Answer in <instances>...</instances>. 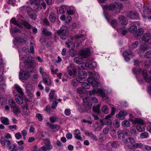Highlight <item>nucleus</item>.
<instances>
[{"mask_svg": "<svg viewBox=\"0 0 151 151\" xmlns=\"http://www.w3.org/2000/svg\"><path fill=\"white\" fill-rule=\"evenodd\" d=\"M9 150L12 149L13 150L17 151L19 149V147H17L15 144L12 145L11 146L9 147Z\"/></svg>", "mask_w": 151, "mask_h": 151, "instance_id": "obj_50", "label": "nucleus"}, {"mask_svg": "<svg viewBox=\"0 0 151 151\" xmlns=\"http://www.w3.org/2000/svg\"><path fill=\"white\" fill-rule=\"evenodd\" d=\"M142 73L145 81L151 84V76H148L146 70L145 69L142 70Z\"/></svg>", "mask_w": 151, "mask_h": 151, "instance_id": "obj_8", "label": "nucleus"}, {"mask_svg": "<svg viewBox=\"0 0 151 151\" xmlns=\"http://www.w3.org/2000/svg\"><path fill=\"white\" fill-rule=\"evenodd\" d=\"M101 110L103 113L107 114L109 113V109L106 106H104L102 107Z\"/></svg>", "mask_w": 151, "mask_h": 151, "instance_id": "obj_43", "label": "nucleus"}, {"mask_svg": "<svg viewBox=\"0 0 151 151\" xmlns=\"http://www.w3.org/2000/svg\"><path fill=\"white\" fill-rule=\"evenodd\" d=\"M118 20L119 22L122 25L127 24L128 23V21L127 19L124 16L120 15L118 18Z\"/></svg>", "mask_w": 151, "mask_h": 151, "instance_id": "obj_13", "label": "nucleus"}, {"mask_svg": "<svg viewBox=\"0 0 151 151\" xmlns=\"http://www.w3.org/2000/svg\"><path fill=\"white\" fill-rule=\"evenodd\" d=\"M138 124L136 126V129L139 132H141L145 131V128L143 126V125L144 124H142L141 123H138Z\"/></svg>", "mask_w": 151, "mask_h": 151, "instance_id": "obj_21", "label": "nucleus"}, {"mask_svg": "<svg viewBox=\"0 0 151 151\" xmlns=\"http://www.w3.org/2000/svg\"><path fill=\"white\" fill-rule=\"evenodd\" d=\"M127 113L126 111H121L116 115V117L119 119L122 120L124 119V116L127 115Z\"/></svg>", "mask_w": 151, "mask_h": 151, "instance_id": "obj_14", "label": "nucleus"}, {"mask_svg": "<svg viewBox=\"0 0 151 151\" xmlns=\"http://www.w3.org/2000/svg\"><path fill=\"white\" fill-rule=\"evenodd\" d=\"M55 91L54 90L51 91L49 95L50 100H56L57 99V96L55 95Z\"/></svg>", "mask_w": 151, "mask_h": 151, "instance_id": "obj_25", "label": "nucleus"}, {"mask_svg": "<svg viewBox=\"0 0 151 151\" xmlns=\"http://www.w3.org/2000/svg\"><path fill=\"white\" fill-rule=\"evenodd\" d=\"M1 122L4 125H8L9 124V120L6 117H1Z\"/></svg>", "mask_w": 151, "mask_h": 151, "instance_id": "obj_35", "label": "nucleus"}, {"mask_svg": "<svg viewBox=\"0 0 151 151\" xmlns=\"http://www.w3.org/2000/svg\"><path fill=\"white\" fill-rule=\"evenodd\" d=\"M105 91L102 89H99L98 90L93 89L92 91H88L89 93V95L91 96L92 95L95 94H97L99 95L100 96L103 98V100L105 102H106L108 101L109 99L106 96V95L105 93Z\"/></svg>", "mask_w": 151, "mask_h": 151, "instance_id": "obj_3", "label": "nucleus"}, {"mask_svg": "<svg viewBox=\"0 0 151 151\" xmlns=\"http://www.w3.org/2000/svg\"><path fill=\"white\" fill-rule=\"evenodd\" d=\"M129 120L132 122L134 124H136L139 123H141L142 124L144 123V121L141 119L135 118L134 120L130 118Z\"/></svg>", "mask_w": 151, "mask_h": 151, "instance_id": "obj_29", "label": "nucleus"}, {"mask_svg": "<svg viewBox=\"0 0 151 151\" xmlns=\"http://www.w3.org/2000/svg\"><path fill=\"white\" fill-rule=\"evenodd\" d=\"M46 133L44 132H39L36 134V137L39 139H42L45 137Z\"/></svg>", "mask_w": 151, "mask_h": 151, "instance_id": "obj_20", "label": "nucleus"}, {"mask_svg": "<svg viewBox=\"0 0 151 151\" xmlns=\"http://www.w3.org/2000/svg\"><path fill=\"white\" fill-rule=\"evenodd\" d=\"M28 72V71H27ZM29 72H27L25 71H20L19 73V77L20 79L25 80L27 79L30 77Z\"/></svg>", "mask_w": 151, "mask_h": 151, "instance_id": "obj_12", "label": "nucleus"}, {"mask_svg": "<svg viewBox=\"0 0 151 151\" xmlns=\"http://www.w3.org/2000/svg\"><path fill=\"white\" fill-rule=\"evenodd\" d=\"M15 88H16L17 91L22 96H23L24 94V93L23 92L22 88L17 84H15L14 86Z\"/></svg>", "mask_w": 151, "mask_h": 151, "instance_id": "obj_38", "label": "nucleus"}, {"mask_svg": "<svg viewBox=\"0 0 151 151\" xmlns=\"http://www.w3.org/2000/svg\"><path fill=\"white\" fill-rule=\"evenodd\" d=\"M33 60L31 57H28L24 59V63L25 64V69L28 72H32L33 70Z\"/></svg>", "mask_w": 151, "mask_h": 151, "instance_id": "obj_4", "label": "nucleus"}, {"mask_svg": "<svg viewBox=\"0 0 151 151\" xmlns=\"http://www.w3.org/2000/svg\"><path fill=\"white\" fill-rule=\"evenodd\" d=\"M83 60V59L80 56L75 57L74 60V62L78 64L81 63Z\"/></svg>", "mask_w": 151, "mask_h": 151, "instance_id": "obj_34", "label": "nucleus"}, {"mask_svg": "<svg viewBox=\"0 0 151 151\" xmlns=\"http://www.w3.org/2000/svg\"><path fill=\"white\" fill-rule=\"evenodd\" d=\"M148 136V133L147 132H145L142 133L140 134V137L141 139H144L147 137Z\"/></svg>", "mask_w": 151, "mask_h": 151, "instance_id": "obj_51", "label": "nucleus"}, {"mask_svg": "<svg viewBox=\"0 0 151 151\" xmlns=\"http://www.w3.org/2000/svg\"><path fill=\"white\" fill-rule=\"evenodd\" d=\"M81 86L84 89H88L90 88V85L86 82L83 83L82 84Z\"/></svg>", "mask_w": 151, "mask_h": 151, "instance_id": "obj_47", "label": "nucleus"}, {"mask_svg": "<svg viewBox=\"0 0 151 151\" xmlns=\"http://www.w3.org/2000/svg\"><path fill=\"white\" fill-rule=\"evenodd\" d=\"M30 18L33 20H35L37 17L36 14L35 13H30L29 14Z\"/></svg>", "mask_w": 151, "mask_h": 151, "instance_id": "obj_58", "label": "nucleus"}, {"mask_svg": "<svg viewBox=\"0 0 151 151\" xmlns=\"http://www.w3.org/2000/svg\"><path fill=\"white\" fill-rule=\"evenodd\" d=\"M143 147V144L141 143H137L133 145V148H142Z\"/></svg>", "mask_w": 151, "mask_h": 151, "instance_id": "obj_42", "label": "nucleus"}, {"mask_svg": "<svg viewBox=\"0 0 151 151\" xmlns=\"http://www.w3.org/2000/svg\"><path fill=\"white\" fill-rule=\"evenodd\" d=\"M12 109V111L17 116H18L20 112L19 109L16 106Z\"/></svg>", "mask_w": 151, "mask_h": 151, "instance_id": "obj_40", "label": "nucleus"}, {"mask_svg": "<svg viewBox=\"0 0 151 151\" xmlns=\"http://www.w3.org/2000/svg\"><path fill=\"white\" fill-rule=\"evenodd\" d=\"M42 34L45 36H52V32L45 29H43L42 31Z\"/></svg>", "mask_w": 151, "mask_h": 151, "instance_id": "obj_36", "label": "nucleus"}, {"mask_svg": "<svg viewBox=\"0 0 151 151\" xmlns=\"http://www.w3.org/2000/svg\"><path fill=\"white\" fill-rule=\"evenodd\" d=\"M83 88L79 87L77 89V92L80 94H83L84 93V91Z\"/></svg>", "mask_w": 151, "mask_h": 151, "instance_id": "obj_64", "label": "nucleus"}, {"mask_svg": "<svg viewBox=\"0 0 151 151\" xmlns=\"http://www.w3.org/2000/svg\"><path fill=\"white\" fill-rule=\"evenodd\" d=\"M88 62L90 64V67L91 68H94L96 67L97 64L95 62L92 61L90 60H88Z\"/></svg>", "mask_w": 151, "mask_h": 151, "instance_id": "obj_44", "label": "nucleus"}, {"mask_svg": "<svg viewBox=\"0 0 151 151\" xmlns=\"http://www.w3.org/2000/svg\"><path fill=\"white\" fill-rule=\"evenodd\" d=\"M139 44V42L137 41H135L132 43L131 47L133 48H135L137 47Z\"/></svg>", "mask_w": 151, "mask_h": 151, "instance_id": "obj_60", "label": "nucleus"}, {"mask_svg": "<svg viewBox=\"0 0 151 151\" xmlns=\"http://www.w3.org/2000/svg\"><path fill=\"white\" fill-rule=\"evenodd\" d=\"M144 10L143 11H144L145 12H147V14H150V9L148 6H146L145 5L143 6Z\"/></svg>", "mask_w": 151, "mask_h": 151, "instance_id": "obj_53", "label": "nucleus"}, {"mask_svg": "<svg viewBox=\"0 0 151 151\" xmlns=\"http://www.w3.org/2000/svg\"><path fill=\"white\" fill-rule=\"evenodd\" d=\"M122 125L123 127H129L131 125L130 122L129 121L126 120L122 122Z\"/></svg>", "mask_w": 151, "mask_h": 151, "instance_id": "obj_41", "label": "nucleus"}, {"mask_svg": "<svg viewBox=\"0 0 151 151\" xmlns=\"http://www.w3.org/2000/svg\"><path fill=\"white\" fill-rule=\"evenodd\" d=\"M125 146L127 149H131L133 147V145L136 142L135 140L131 137H129L123 140Z\"/></svg>", "mask_w": 151, "mask_h": 151, "instance_id": "obj_5", "label": "nucleus"}, {"mask_svg": "<svg viewBox=\"0 0 151 151\" xmlns=\"http://www.w3.org/2000/svg\"><path fill=\"white\" fill-rule=\"evenodd\" d=\"M104 123L107 125H110L112 124V121L111 119L105 118L104 120Z\"/></svg>", "mask_w": 151, "mask_h": 151, "instance_id": "obj_55", "label": "nucleus"}, {"mask_svg": "<svg viewBox=\"0 0 151 151\" xmlns=\"http://www.w3.org/2000/svg\"><path fill=\"white\" fill-rule=\"evenodd\" d=\"M111 24L114 28H116L118 25V23L117 20L113 19L112 20L111 22Z\"/></svg>", "mask_w": 151, "mask_h": 151, "instance_id": "obj_45", "label": "nucleus"}, {"mask_svg": "<svg viewBox=\"0 0 151 151\" xmlns=\"http://www.w3.org/2000/svg\"><path fill=\"white\" fill-rule=\"evenodd\" d=\"M49 19L50 21L51 22H55L56 19L55 14L53 12L51 13L49 16Z\"/></svg>", "mask_w": 151, "mask_h": 151, "instance_id": "obj_24", "label": "nucleus"}, {"mask_svg": "<svg viewBox=\"0 0 151 151\" xmlns=\"http://www.w3.org/2000/svg\"><path fill=\"white\" fill-rule=\"evenodd\" d=\"M144 30L142 28L138 29L135 32V36L136 37L141 36L144 33Z\"/></svg>", "mask_w": 151, "mask_h": 151, "instance_id": "obj_26", "label": "nucleus"}, {"mask_svg": "<svg viewBox=\"0 0 151 151\" xmlns=\"http://www.w3.org/2000/svg\"><path fill=\"white\" fill-rule=\"evenodd\" d=\"M124 131H122L120 132H119L118 137L120 139H122L124 138Z\"/></svg>", "mask_w": 151, "mask_h": 151, "instance_id": "obj_59", "label": "nucleus"}, {"mask_svg": "<svg viewBox=\"0 0 151 151\" xmlns=\"http://www.w3.org/2000/svg\"><path fill=\"white\" fill-rule=\"evenodd\" d=\"M10 22L16 25L19 28H22V27L21 24L18 23V21H17L15 18H12L10 20Z\"/></svg>", "mask_w": 151, "mask_h": 151, "instance_id": "obj_27", "label": "nucleus"}, {"mask_svg": "<svg viewBox=\"0 0 151 151\" xmlns=\"http://www.w3.org/2000/svg\"><path fill=\"white\" fill-rule=\"evenodd\" d=\"M39 71L40 73L41 74L42 77L47 75L46 73L44 72V68L42 67H40L39 68Z\"/></svg>", "mask_w": 151, "mask_h": 151, "instance_id": "obj_46", "label": "nucleus"}, {"mask_svg": "<svg viewBox=\"0 0 151 151\" xmlns=\"http://www.w3.org/2000/svg\"><path fill=\"white\" fill-rule=\"evenodd\" d=\"M74 137L76 139L78 140L82 141V137L81 136V133L78 129H76L74 131Z\"/></svg>", "mask_w": 151, "mask_h": 151, "instance_id": "obj_15", "label": "nucleus"}, {"mask_svg": "<svg viewBox=\"0 0 151 151\" xmlns=\"http://www.w3.org/2000/svg\"><path fill=\"white\" fill-rule=\"evenodd\" d=\"M111 127L110 126H107L104 128L103 130V134H108Z\"/></svg>", "mask_w": 151, "mask_h": 151, "instance_id": "obj_52", "label": "nucleus"}, {"mask_svg": "<svg viewBox=\"0 0 151 151\" xmlns=\"http://www.w3.org/2000/svg\"><path fill=\"white\" fill-rule=\"evenodd\" d=\"M87 76L86 73L85 71H80L78 73V76L77 77V79L79 80V78L81 77L84 79L86 78Z\"/></svg>", "mask_w": 151, "mask_h": 151, "instance_id": "obj_28", "label": "nucleus"}, {"mask_svg": "<svg viewBox=\"0 0 151 151\" xmlns=\"http://www.w3.org/2000/svg\"><path fill=\"white\" fill-rule=\"evenodd\" d=\"M104 10L112 11L116 13H119L123 8V6L121 3L115 2L110 4L105 5L103 7Z\"/></svg>", "mask_w": 151, "mask_h": 151, "instance_id": "obj_1", "label": "nucleus"}, {"mask_svg": "<svg viewBox=\"0 0 151 151\" xmlns=\"http://www.w3.org/2000/svg\"><path fill=\"white\" fill-rule=\"evenodd\" d=\"M42 82L45 84H46L49 85L51 84V81L47 75L42 77Z\"/></svg>", "mask_w": 151, "mask_h": 151, "instance_id": "obj_18", "label": "nucleus"}, {"mask_svg": "<svg viewBox=\"0 0 151 151\" xmlns=\"http://www.w3.org/2000/svg\"><path fill=\"white\" fill-rule=\"evenodd\" d=\"M52 148V145H44L41 147L42 151H50Z\"/></svg>", "mask_w": 151, "mask_h": 151, "instance_id": "obj_32", "label": "nucleus"}, {"mask_svg": "<svg viewBox=\"0 0 151 151\" xmlns=\"http://www.w3.org/2000/svg\"><path fill=\"white\" fill-rule=\"evenodd\" d=\"M15 137L16 139H19L22 138V136L20 132H18L15 134Z\"/></svg>", "mask_w": 151, "mask_h": 151, "instance_id": "obj_63", "label": "nucleus"}, {"mask_svg": "<svg viewBox=\"0 0 151 151\" xmlns=\"http://www.w3.org/2000/svg\"><path fill=\"white\" fill-rule=\"evenodd\" d=\"M120 125V124L118 122V120H115L113 122V125L114 127L118 128L119 127Z\"/></svg>", "mask_w": 151, "mask_h": 151, "instance_id": "obj_54", "label": "nucleus"}, {"mask_svg": "<svg viewBox=\"0 0 151 151\" xmlns=\"http://www.w3.org/2000/svg\"><path fill=\"white\" fill-rule=\"evenodd\" d=\"M146 58H151V51H148L147 52L145 55Z\"/></svg>", "mask_w": 151, "mask_h": 151, "instance_id": "obj_62", "label": "nucleus"}, {"mask_svg": "<svg viewBox=\"0 0 151 151\" xmlns=\"http://www.w3.org/2000/svg\"><path fill=\"white\" fill-rule=\"evenodd\" d=\"M79 54L80 55L85 58H88L90 56L91 52L89 49L87 48L81 50Z\"/></svg>", "mask_w": 151, "mask_h": 151, "instance_id": "obj_9", "label": "nucleus"}, {"mask_svg": "<svg viewBox=\"0 0 151 151\" xmlns=\"http://www.w3.org/2000/svg\"><path fill=\"white\" fill-rule=\"evenodd\" d=\"M128 30L131 33H135L136 31L137 30V27L135 25H132L128 28Z\"/></svg>", "mask_w": 151, "mask_h": 151, "instance_id": "obj_31", "label": "nucleus"}, {"mask_svg": "<svg viewBox=\"0 0 151 151\" xmlns=\"http://www.w3.org/2000/svg\"><path fill=\"white\" fill-rule=\"evenodd\" d=\"M25 88L27 95L30 97L32 96L34 92L32 86L31 84H27L26 85Z\"/></svg>", "mask_w": 151, "mask_h": 151, "instance_id": "obj_10", "label": "nucleus"}, {"mask_svg": "<svg viewBox=\"0 0 151 151\" xmlns=\"http://www.w3.org/2000/svg\"><path fill=\"white\" fill-rule=\"evenodd\" d=\"M150 47L146 45H143L140 46V47L139 50L140 51L144 52L149 49Z\"/></svg>", "mask_w": 151, "mask_h": 151, "instance_id": "obj_39", "label": "nucleus"}, {"mask_svg": "<svg viewBox=\"0 0 151 151\" xmlns=\"http://www.w3.org/2000/svg\"><path fill=\"white\" fill-rule=\"evenodd\" d=\"M21 23L22 24L28 29H29L31 28L32 26L27 21H21Z\"/></svg>", "mask_w": 151, "mask_h": 151, "instance_id": "obj_37", "label": "nucleus"}, {"mask_svg": "<svg viewBox=\"0 0 151 151\" xmlns=\"http://www.w3.org/2000/svg\"><path fill=\"white\" fill-rule=\"evenodd\" d=\"M66 44L67 45L68 47L69 48L74 49L75 47L74 44L71 42H66Z\"/></svg>", "mask_w": 151, "mask_h": 151, "instance_id": "obj_57", "label": "nucleus"}, {"mask_svg": "<svg viewBox=\"0 0 151 151\" xmlns=\"http://www.w3.org/2000/svg\"><path fill=\"white\" fill-rule=\"evenodd\" d=\"M99 108V104L96 106H94L93 108V110L94 112L99 114L100 113Z\"/></svg>", "mask_w": 151, "mask_h": 151, "instance_id": "obj_48", "label": "nucleus"}, {"mask_svg": "<svg viewBox=\"0 0 151 151\" xmlns=\"http://www.w3.org/2000/svg\"><path fill=\"white\" fill-rule=\"evenodd\" d=\"M68 6L66 5H62L60 8L59 12L60 14H63L67 11Z\"/></svg>", "mask_w": 151, "mask_h": 151, "instance_id": "obj_23", "label": "nucleus"}, {"mask_svg": "<svg viewBox=\"0 0 151 151\" xmlns=\"http://www.w3.org/2000/svg\"><path fill=\"white\" fill-rule=\"evenodd\" d=\"M84 131V133L85 134L90 137L91 139H93V140H97V139L96 138V136L93 134L92 132L90 133L88 131H87L86 130Z\"/></svg>", "mask_w": 151, "mask_h": 151, "instance_id": "obj_22", "label": "nucleus"}, {"mask_svg": "<svg viewBox=\"0 0 151 151\" xmlns=\"http://www.w3.org/2000/svg\"><path fill=\"white\" fill-rule=\"evenodd\" d=\"M89 73L90 74L91 77L87 79L88 82L91 84L93 87H97L99 86V83L94 79L98 80L99 78V73L95 72L93 73L91 72H89Z\"/></svg>", "mask_w": 151, "mask_h": 151, "instance_id": "obj_2", "label": "nucleus"}, {"mask_svg": "<svg viewBox=\"0 0 151 151\" xmlns=\"http://www.w3.org/2000/svg\"><path fill=\"white\" fill-rule=\"evenodd\" d=\"M36 116L38 119L41 122L43 120L42 115L38 113L36 114Z\"/></svg>", "mask_w": 151, "mask_h": 151, "instance_id": "obj_61", "label": "nucleus"}, {"mask_svg": "<svg viewBox=\"0 0 151 151\" xmlns=\"http://www.w3.org/2000/svg\"><path fill=\"white\" fill-rule=\"evenodd\" d=\"M9 103L12 109L16 106L15 102L12 99H10L9 100Z\"/></svg>", "mask_w": 151, "mask_h": 151, "instance_id": "obj_49", "label": "nucleus"}, {"mask_svg": "<svg viewBox=\"0 0 151 151\" xmlns=\"http://www.w3.org/2000/svg\"><path fill=\"white\" fill-rule=\"evenodd\" d=\"M68 31L67 27L65 26H62L58 32V35L60 36L61 38L65 40L66 38V34Z\"/></svg>", "mask_w": 151, "mask_h": 151, "instance_id": "obj_6", "label": "nucleus"}, {"mask_svg": "<svg viewBox=\"0 0 151 151\" xmlns=\"http://www.w3.org/2000/svg\"><path fill=\"white\" fill-rule=\"evenodd\" d=\"M15 99L17 103L19 104H22L23 102V97L19 94H17L15 96Z\"/></svg>", "mask_w": 151, "mask_h": 151, "instance_id": "obj_17", "label": "nucleus"}, {"mask_svg": "<svg viewBox=\"0 0 151 151\" xmlns=\"http://www.w3.org/2000/svg\"><path fill=\"white\" fill-rule=\"evenodd\" d=\"M151 38V35L150 33H146L143 35L142 39L144 41L148 42Z\"/></svg>", "mask_w": 151, "mask_h": 151, "instance_id": "obj_30", "label": "nucleus"}, {"mask_svg": "<svg viewBox=\"0 0 151 151\" xmlns=\"http://www.w3.org/2000/svg\"><path fill=\"white\" fill-rule=\"evenodd\" d=\"M18 42L21 45L24 44L26 42V40L24 38H22L19 37H17L16 38Z\"/></svg>", "mask_w": 151, "mask_h": 151, "instance_id": "obj_33", "label": "nucleus"}, {"mask_svg": "<svg viewBox=\"0 0 151 151\" xmlns=\"http://www.w3.org/2000/svg\"><path fill=\"white\" fill-rule=\"evenodd\" d=\"M101 125L98 122H96L93 125V127L95 129H99L101 130L102 128V127L104 125L103 124V121L101 120L100 121Z\"/></svg>", "mask_w": 151, "mask_h": 151, "instance_id": "obj_19", "label": "nucleus"}, {"mask_svg": "<svg viewBox=\"0 0 151 151\" xmlns=\"http://www.w3.org/2000/svg\"><path fill=\"white\" fill-rule=\"evenodd\" d=\"M123 55L125 59L127 61H129L130 60V58L129 57V56H134V55L133 52L127 50H125L124 52Z\"/></svg>", "mask_w": 151, "mask_h": 151, "instance_id": "obj_11", "label": "nucleus"}, {"mask_svg": "<svg viewBox=\"0 0 151 151\" xmlns=\"http://www.w3.org/2000/svg\"><path fill=\"white\" fill-rule=\"evenodd\" d=\"M127 16L132 19H137L139 17L138 13L136 11H130L128 12Z\"/></svg>", "mask_w": 151, "mask_h": 151, "instance_id": "obj_7", "label": "nucleus"}, {"mask_svg": "<svg viewBox=\"0 0 151 151\" xmlns=\"http://www.w3.org/2000/svg\"><path fill=\"white\" fill-rule=\"evenodd\" d=\"M76 52L73 49H71L69 51V55L72 57H73L76 55Z\"/></svg>", "mask_w": 151, "mask_h": 151, "instance_id": "obj_56", "label": "nucleus"}, {"mask_svg": "<svg viewBox=\"0 0 151 151\" xmlns=\"http://www.w3.org/2000/svg\"><path fill=\"white\" fill-rule=\"evenodd\" d=\"M46 124L54 131L55 132L58 130L60 129V126L58 124H52L49 122H47Z\"/></svg>", "mask_w": 151, "mask_h": 151, "instance_id": "obj_16", "label": "nucleus"}]
</instances>
